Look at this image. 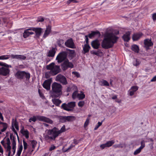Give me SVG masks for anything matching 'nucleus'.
I'll use <instances>...</instances> for the list:
<instances>
[{"instance_id":"nucleus-52","label":"nucleus","mask_w":156,"mask_h":156,"mask_svg":"<svg viewBox=\"0 0 156 156\" xmlns=\"http://www.w3.org/2000/svg\"><path fill=\"white\" fill-rule=\"evenodd\" d=\"M23 133L25 135V137H26V138H28L29 137V135H28L29 133H28V131H27V130L24 131L23 132Z\"/></svg>"},{"instance_id":"nucleus-46","label":"nucleus","mask_w":156,"mask_h":156,"mask_svg":"<svg viewBox=\"0 0 156 156\" xmlns=\"http://www.w3.org/2000/svg\"><path fill=\"white\" fill-rule=\"evenodd\" d=\"M64 44V41L62 40H60L58 41V44L59 46L62 47Z\"/></svg>"},{"instance_id":"nucleus-18","label":"nucleus","mask_w":156,"mask_h":156,"mask_svg":"<svg viewBox=\"0 0 156 156\" xmlns=\"http://www.w3.org/2000/svg\"><path fill=\"white\" fill-rule=\"evenodd\" d=\"M138 88V87L136 86H132L128 91V94L131 96H133Z\"/></svg>"},{"instance_id":"nucleus-60","label":"nucleus","mask_w":156,"mask_h":156,"mask_svg":"<svg viewBox=\"0 0 156 156\" xmlns=\"http://www.w3.org/2000/svg\"><path fill=\"white\" fill-rule=\"evenodd\" d=\"M72 143H73V144L75 145V144H77L78 143L76 140L74 139L73 140V142Z\"/></svg>"},{"instance_id":"nucleus-13","label":"nucleus","mask_w":156,"mask_h":156,"mask_svg":"<svg viewBox=\"0 0 156 156\" xmlns=\"http://www.w3.org/2000/svg\"><path fill=\"white\" fill-rule=\"evenodd\" d=\"M34 34L33 27H30L25 30L23 33V36L24 38H26L29 35H32Z\"/></svg>"},{"instance_id":"nucleus-11","label":"nucleus","mask_w":156,"mask_h":156,"mask_svg":"<svg viewBox=\"0 0 156 156\" xmlns=\"http://www.w3.org/2000/svg\"><path fill=\"white\" fill-rule=\"evenodd\" d=\"M61 67L63 70H66L69 68H73V65L68 60L65 61L61 65Z\"/></svg>"},{"instance_id":"nucleus-21","label":"nucleus","mask_w":156,"mask_h":156,"mask_svg":"<svg viewBox=\"0 0 156 156\" xmlns=\"http://www.w3.org/2000/svg\"><path fill=\"white\" fill-rule=\"evenodd\" d=\"M57 49L55 48H53L51 49L47 53V55L49 57H53L54 56Z\"/></svg>"},{"instance_id":"nucleus-45","label":"nucleus","mask_w":156,"mask_h":156,"mask_svg":"<svg viewBox=\"0 0 156 156\" xmlns=\"http://www.w3.org/2000/svg\"><path fill=\"white\" fill-rule=\"evenodd\" d=\"M66 131L65 126L64 125L60 129H58V132L60 135L61 133L65 132Z\"/></svg>"},{"instance_id":"nucleus-1","label":"nucleus","mask_w":156,"mask_h":156,"mask_svg":"<svg viewBox=\"0 0 156 156\" xmlns=\"http://www.w3.org/2000/svg\"><path fill=\"white\" fill-rule=\"evenodd\" d=\"M117 30L112 32H107L105 34V37L102 41L101 45L103 48L108 49L112 47L118 38L116 35L119 34Z\"/></svg>"},{"instance_id":"nucleus-24","label":"nucleus","mask_w":156,"mask_h":156,"mask_svg":"<svg viewBox=\"0 0 156 156\" xmlns=\"http://www.w3.org/2000/svg\"><path fill=\"white\" fill-rule=\"evenodd\" d=\"M143 35L141 33H135L133 34L132 37V39L133 41H136L140 38Z\"/></svg>"},{"instance_id":"nucleus-32","label":"nucleus","mask_w":156,"mask_h":156,"mask_svg":"<svg viewBox=\"0 0 156 156\" xmlns=\"http://www.w3.org/2000/svg\"><path fill=\"white\" fill-rule=\"evenodd\" d=\"M6 142L5 144H6V148H7V151L9 152V150L10 148V141L9 139L8 138L6 139Z\"/></svg>"},{"instance_id":"nucleus-61","label":"nucleus","mask_w":156,"mask_h":156,"mask_svg":"<svg viewBox=\"0 0 156 156\" xmlns=\"http://www.w3.org/2000/svg\"><path fill=\"white\" fill-rule=\"evenodd\" d=\"M85 41L86 42V44H88V39L87 36L86 35L85 36Z\"/></svg>"},{"instance_id":"nucleus-35","label":"nucleus","mask_w":156,"mask_h":156,"mask_svg":"<svg viewBox=\"0 0 156 156\" xmlns=\"http://www.w3.org/2000/svg\"><path fill=\"white\" fill-rule=\"evenodd\" d=\"M64 119L68 121H72L75 119V117L72 116H65Z\"/></svg>"},{"instance_id":"nucleus-26","label":"nucleus","mask_w":156,"mask_h":156,"mask_svg":"<svg viewBox=\"0 0 156 156\" xmlns=\"http://www.w3.org/2000/svg\"><path fill=\"white\" fill-rule=\"evenodd\" d=\"M96 36L98 37L100 36V33L99 31H92L90 34H89L88 37L90 38H91Z\"/></svg>"},{"instance_id":"nucleus-55","label":"nucleus","mask_w":156,"mask_h":156,"mask_svg":"<svg viewBox=\"0 0 156 156\" xmlns=\"http://www.w3.org/2000/svg\"><path fill=\"white\" fill-rule=\"evenodd\" d=\"M72 74L75 75L77 77H79L80 76V74L77 72H72Z\"/></svg>"},{"instance_id":"nucleus-64","label":"nucleus","mask_w":156,"mask_h":156,"mask_svg":"<svg viewBox=\"0 0 156 156\" xmlns=\"http://www.w3.org/2000/svg\"><path fill=\"white\" fill-rule=\"evenodd\" d=\"M0 119H1L2 120H3V118L2 116V115L0 112Z\"/></svg>"},{"instance_id":"nucleus-42","label":"nucleus","mask_w":156,"mask_h":156,"mask_svg":"<svg viewBox=\"0 0 156 156\" xmlns=\"http://www.w3.org/2000/svg\"><path fill=\"white\" fill-rule=\"evenodd\" d=\"M141 147H140L138 148L136 150L134 151V154L135 155H136L139 154L140 152L141 151V150L143 149Z\"/></svg>"},{"instance_id":"nucleus-5","label":"nucleus","mask_w":156,"mask_h":156,"mask_svg":"<svg viewBox=\"0 0 156 156\" xmlns=\"http://www.w3.org/2000/svg\"><path fill=\"white\" fill-rule=\"evenodd\" d=\"M37 120L45 122L50 124H52L53 123V121L52 120L49 118L45 116H34L29 119V121L30 122H31L32 121L35 122Z\"/></svg>"},{"instance_id":"nucleus-39","label":"nucleus","mask_w":156,"mask_h":156,"mask_svg":"<svg viewBox=\"0 0 156 156\" xmlns=\"http://www.w3.org/2000/svg\"><path fill=\"white\" fill-rule=\"evenodd\" d=\"M115 143L114 140H111L108 141L106 144H107V147H109L112 146Z\"/></svg>"},{"instance_id":"nucleus-62","label":"nucleus","mask_w":156,"mask_h":156,"mask_svg":"<svg viewBox=\"0 0 156 156\" xmlns=\"http://www.w3.org/2000/svg\"><path fill=\"white\" fill-rule=\"evenodd\" d=\"M68 50L70 51V53L72 55H74L75 54V51L74 50H72L70 49H68Z\"/></svg>"},{"instance_id":"nucleus-50","label":"nucleus","mask_w":156,"mask_h":156,"mask_svg":"<svg viewBox=\"0 0 156 156\" xmlns=\"http://www.w3.org/2000/svg\"><path fill=\"white\" fill-rule=\"evenodd\" d=\"M84 102L83 101H80L78 103V105L79 107H82L84 105Z\"/></svg>"},{"instance_id":"nucleus-20","label":"nucleus","mask_w":156,"mask_h":156,"mask_svg":"<svg viewBox=\"0 0 156 156\" xmlns=\"http://www.w3.org/2000/svg\"><path fill=\"white\" fill-rule=\"evenodd\" d=\"M91 45L93 48L98 49L100 45V43L99 40L96 39L92 42Z\"/></svg>"},{"instance_id":"nucleus-15","label":"nucleus","mask_w":156,"mask_h":156,"mask_svg":"<svg viewBox=\"0 0 156 156\" xmlns=\"http://www.w3.org/2000/svg\"><path fill=\"white\" fill-rule=\"evenodd\" d=\"M65 45L66 47L69 48L73 49L76 48V46L72 38H70L67 40L65 42Z\"/></svg>"},{"instance_id":"nucleus-22","label":"nucleus","mask_w":156,"mask_h":156,"mask_svg":"<svg viewBox=\"0 0 156 156\" xmlns=\"http://www.w3.org/2000/svg\"><path fill=\"white\" fill-rule=\"evenodd\" d=\"M42 29L40 28L33 27L34 32L36 34V36L37 37H39L40 36L42 32Z\"/></svg>"},{"instance_id":"nucleus-8","label":"nucleus","mask_w":156,"mask_h":156,"mask_svg":"<svg viewBox=\"0 0 156 156\" xmlns=\"http://www.w3.org/2000/svg\"><path fill=\"white\" fill-rule=\"evenodd\" d=\"M15 76L19 79H23L24 77H25L27 80H29L30 77V74L24 71H18L16 73Z\"/></svg>"},{"instance_id":"nucleus-41","label":"nucleus","mask_w":156,"mask_h":156,"mask_svg":"<svg viewBox=\"0 0 156 156\" xmlns=\"http://www.w3.org/2000/svg\"><path fill=\"white\" fill-rule=\"evenodd\" d=\"M75 146V145L74 144H73V143H72L67 149L65 150L64 151V152H66L69 151L72 149V148L73 147H74Z\"/></svg>"},{"instance_id":"nucleus-3","label":"nucleus","mask_w":156,"mask_h":156,"mask_svg":"<svg viewBox=\"0 0 156 156\" xmlns=\"http://www.w3.org/2000/svg\"><path fill=\"white\" fill-rule=\"evenodd\" d=\"M23 151L22 156H30L32 152L34 151V148L31 146L28 145L27 143L24 141H23Z\"/></svg>"},{"instance_id":"nucleus-10","label":"nucleus","mask_w":156,"mask_h":156,"mask_svg":"<svg viewBox=\"0 0 156 156\" xmlns=\"http://www.w3.org/2000/svg\"><path fill=\"white\" fill-rule=\"evenodd\" d=\"M67 54L66 51H62L58 54L56 58L59 63H61L65 60L67 57Z\"/></svg>"},{"instance_id":"nucleus-63","label":"nucleus","mask_w":156,"mask_h":156,"mask_svg":"<svg viewBox=\"0 0 156 156\" xmlns=\"http://www.w3.org/2000/svg\"><path fill=\"white\" fill-rule=\"evenodd\" d=\"M117 98V96L116 95H114L112 98L113 99H116Z\"/></svg>"},{"instance_id":"nucleus-49","label":"nucleus","mask_w":156,"mask_h":156,"mask_svg":"<svg viewBox=\"0 0 156 156\" xmlns=\"http://www.w3.org/2000/svg\"><path fill=\"white\" fill-rule=\"evenodd\" d=\"M141 146L140 147H141L142 148H143L145 146V141L144 140H142L140 143Z\"/></svg>"},{"instance_id":"nucleus-47","label":"nucleus","mask_w":156,"mask_h":156,"mask_svg":"<svg viewBox=\"0 0 156 156\" xmlns=\"http://www.w3.org/2000/svg\"><path fill=\"white\" fill-rule=\"evenodd\" d=\"M89 121L90 119L88 118L86 119L84 125V128H86L88 125L89 122Z\"/></svg>"},{"instance_id":"nucleus-48","label":"nucleus","mask_w":156,"mask_h":156,"mask_svg":"<svg viewBox=\"0 0 156 156\" xmlns=\"http://www.w3.org/2000/svg\"><path fill=\"white\" fill-rule=\"evenodd\" d=\"M0 66H4V67H11V65H9L6 64L5 63L1 62H0Z\"/></svg>"},{"instance_id":"nucleus-43","label":"nucleus","mask_w":156,"mask_h":156,"mask_svg":"<svg viewBox=\"0 0 156 156\" xmlns=\"http://www.w3.org/2000/svg\"><path fill=\"white\" fill-rule=\"evenodd\" d=\"M37 144V142L36 141L34 140H32L31 142V145L30 146H31L33 148H34L35 147Z\"/></svg>"},{"instance_id":"nucleus-44","label":"nucleus","mask_w":156,"mask_h":156,"mask_svg":"<svg viewBox=\"0 0 156 156\" xmlns=\"http://www.w3.org/2000/svg\"><path fill=\"white\" fill-rule=\"evenodd\" d=\"M103 121H102L101 122H98L97 125H96L94 128V130H96L101 126L102 124Z\"/></svg>"},{"instance_id":"nucleus-29","label":"nucleus","mask_w":156,"mask_h":156,"mask_svg":"<svg viewBox=\"0 0 156 156\" xmlns=\"http://www.w3.org/2000/svg\"><path fill=\"white\" fill-rule=\"evenodd\" d=\"M141 63L140 60L136 58H134L133 61V65L135 66H139Z\"/></svg>"},{"instance_id":"nucleus-23","label":"nucleus","mask_w":156,"mask_h":156,"mask_svg":"<svg viewBox=\"0 0 156 156\" xmlns=\"http://www.w3.org/2000/svg\"><path fill=\"white\" fill-rule=\"evenodd\" d=\"M131 33V31H128L126 32L122 36V38L125 41H128L130 39V35Z\"/></svg>"},{"instance_id":"nucleus-31","label":"nucleus","mask_w":156,"mask_h":156,"mask_svg":"<svg viewBox=\"0 0 156 156\" xmlns=\"http://www.w3.org/2000/svg\"><path fill=\"white\" fill-rule=\"evenodd\" d=\"M83 49L84 51V53L88 52L90 48V47L88 44H85L83 47Z\"/></svg>"},{"instance_id":"nucleus-14","label":"nucleus","mask_w":156,"mask_h":156,"mask_svg":"<svg viewBox=\"0 0 156 156\" xmlns=\"http://www.w3.org/2000/svg\"><path fill=\"white\" fill-rule=\"evenodd\" d=\"M56 80L58 81L63 84L66 85L67 83V82L66 78L63 76L59 74L56 77Z\"/></svg>"},{"instance_id":"nucleus-12","label":"nucleus","mask_w":156,"mask_h":156,"mask_svg":"<svg viewBox=\"0 0 156 156\" xmlns=\"http://www.w3.org/2000/svg\"><path fill=\"white\" fill-rule=\"evenodd\" d=\"M85 97V95L83 92H78L75 91L72 94V98L74 99L78 98L79 100H82Z\"/></svg>"},{"instance_id":"nucleus-9","label":"nucleus","mask_w":156,"mask_h":156,"mask_svg":"<svg viewBox=\"0 0 156 156\" xmlns=\"http://www.w3.org/2000/svg\"><path fill=\"white\" fill-rule=\"evenodd\" d=\"M76 105L75 102L72 101L68 103L67 104H63L61 106L62 108L65 110L70 111L72 110Z\"/></svg>"},{"instance_id":"nucleus-19","label":"nucleus","mask_w":156,"mask_h":156,"mask_svg":"<svg viewBox=\"0 0 156 156\" xmlns=\"http://www.w3.org/2000/svg\"><path fill=\"white\" fill-rule=\"evenodd\" d=\"M51 80L50 79L44 81L43 84V86L47 90H49L50 89V85Z\"/></svg>"},{"instance_id":"nucleus-51","label":"nucleus","mask_w":156,"mask_h":156,"mask_svg":"<svg viewBox=\"0 0 156 156\" xmlns=\"http://www.w3.org/2000/svg\"><path fill=\"white\" fill-rule=\"evenodd\" d=\"M71 2H73L74 3H77L78 2L76 0H69L67 1V3L69 4Z\"/></svg>"},{"instance_id":"nucleus-7","label":"nucleus","mask_w":156,"mask_h":156,"mask_svg":"<svg viewBox=\"0 0 156 156\" xmlns=\"http://www.w3.org/2000/svg\"><path fill=\"white\" fill-rule=\"evenodd\" d=\"M12 148H11V147H10V148L9 150V152L8 151L7 148H6V153L7 154V156H13L16 152V143L15 138L13 137L12 139Z\"/></svg>"},{"instance_id":"nucleus-58","label":"nucleus","mask_w":156,"mask_h":156,"mask_svg":"<svg viewBox=\"0 0 156 156\" xmlns=\"http://www.w3.org/2000/svg\"><path fill=\"white\" fill-rule=\"evenodd\" d=\"M1 143L3 146L4 147L6 148V144L5 143V141L3 140L1 141Z\"/></svg>"},{"instance_id":"nucleus-56","label":"nucleus","mask_w":156,"mask_h":156,"mask_svg":"<svg viewBox=\"0 0 156 156\" xmlns=\"http://www.w3.org/2000/svg\"><path fill=\"white\" fill-rule=\"evenodd\" d=\"M152 19L154 21L156 22V13L153 14Z\"/></svg>"},{"instance_id":"nucleus-34","label":"nucleus","mask_w":156,"mask_h":156,"mask_svg":"<svg viewBox=\"0 0 156 156\" xmlns=\"http://www.w3.org/2000/svg\"><path fill=\"white\" fill-rule=\"evenodd\" d=\"M132 49L135 52H138L139 49L138 46L136 44H133L132 46Z\"/></svg>"},{"instance_id":"nucleus-16","label":"nucleus","mask_w":156,"mask_h":156,"mask_svg":"<svg viewBox=\"0 0 156 156\" xmlns=\"http://www.w3.org/2000/svg\"><path fill=\"white\" fill-rule=\"evenodd\" d=\"M10 58L20 60H25L26 58V57L24 55H20L11 54L10 55Z\"/></svg>"},{"instance_id":"nucleus-17","label":"nucleus","mask_w":156,"mask_h":156,"mask_svg":"<svg viewBox=\"0 0 156 156\" xmlns=\"http://www.w3.org/2000/svg\"><path fill=\"white\" fill-rule=\"evenodd\" d=\"M9 68L4 66L0 68V75L5 76L9 74L10 70Z\"/></svg>"},{"instance_id":"nucleus-6","label":"nucleus","mask_w":156,"mask_h":156,"mask_svg":"<svg viewBox=\"0 0 156 156\" xmlns=\"http://www.w3.org/2000/svg\"><path fill=\"white\" fill-rule=\"evenodd\" d=\"M62 85L57 83H54L52 85V89L53 92L57 94V97H58L60 95L62 94Z\"/></svg>"},{"instance_id":"nucleus-4","label":"nucleus","mask_w":156,"mask_h":156,"mask_svg":"<svg viewBox=\"0 0 156 156\" xmlns=\"http://www.w3.org/2000/svg\"><path fill=\"white\" fill-rule=\"evenodd\" d=\"M47 69L50 70V73L52 75H55L57 74L60 70V66L55 65V63L52 62L47 66Z\"/></svg>"},{"instance_id":"nucleus-38","label":"nucleus","mask_w":156,"mask_h":156,"mask_svg":"<svg viewBox=\"0 0 156 156\" xmlns=\"http://www.w3.org/2000/svg\"><path fill=\"white\" fill-rule=\"evenodd\" d=\"M125 146V144H115L113 146V147L115 148H123Z\"/></svg>"},{"instance_id":"nucleus-57","label":"nucleus","mask_w":156,"mask_h":156,"mask_svg":"<svg viewBox=\"0 0 156 156\" xmlns=\"http://www.w3.org/2000/svg\"><path fill=\"white\" fill-rule=\"evenodd\" d=\"M44 19L42 17H39L37 19L38 22H42L44 21Z\"/></svg>"},{"instance_id":"nucleus-54","label":"nucleus","mask_w":156,"mask_h":156,"mask_svg":"<svg viewBox=\"0 0 156 156\" xmlns=\"http://www.w3.org/2000/svg\"><path fill=\"white\" fill-rule=\"evenodd\" d=\"M100 148L102 149H104L105 147H107V144H106V143L105 144L101 145L100 146Z\"/></svg>"},{"instance_id":"nucleus-37","label":"nucleus","mask_w":156,"mask_h":156,"mask_svg":"<svg viewBox=\"0 0 156 156\" xmlns=\"http://www.w3.org/2000/svg\"><path fill=\"white\" fill-rule=\"evenodd\" d=\"M12 126H14L15 127V128L16 130H19V126L18 125V123L16 120L13 121V122L12 123Z\"/></svg>"},{"instance_id":"nucleus-33","label":"nucleus","mask_w":156,"mask_h":156,"mask_svg":"<svg viewBox=\"0 0 156 156\" xmlns=\"http://www.w3.org/2000/svg\"><path fill=\"white\" fill-rule=\"evenodd\" d=\"M1 126L3 127L2 129L1 130V132H4L7 129L8 126L7 124L6 123L1 122L0 123Z\"/></svg>"},{"instance_id":"nucleus-40","label":"nucleus","mask_w":156,"mask_h":156,"mask_svg":"<svg viewBox=\"0 0 156 156\" xmlns=\"http://www.w3.org/2000/svg\"><path fill=\"white\" fill-rule=\"evenodd\" d=\"M10 58V55H3L0 56V60L7 59Z\"/></svg>"},{"instance_id":"nucleus-53","label":"nucleus","mask_w":156,"mask_h":156,"mask_svg":"<svg viewBox=\"0 0 156 156\" xmlns=\"http://www.w3.org/2000/svg\"><path fill=\"white\" fill-rule=\"evenodd\" d=\"M55 148V146L54 145H51L49 148V150L50 151H52L54 150Z\"/></svg>"},{"instance_id":"nucleus-2","label":"nucleus","mask_w":156,"mask_h":156,"mask_svg":"<svg viewBox=\"0 0 156 156\" xmlns=\"http://www.w3.org/2000/svg\"><path fill=\"white\" fill-rule=\"evenodd\" d=\"M45 132L46 134H44L43 136L44 139L48 141L50 140H55L60 135L58 128L55 127L51 129H47Z\"/></svg>"},{"instance_id":"nucleus-28","label":"nucleus","mask_w":156,"mask_h":156,"mask_svg":"<svg viewBox=\"0 0 156 156\" xmlns=\"http://www.w3.org/2000/svg\"><path fill=\"white\" fill-rule=\"evenodd\" d=\"M51 27L50 26H48L47 27L43 35V37L44 38L47 37L51 31Z\"/></svg>"},{"instance_id":"nucleus-27","label":"nucleus","mask_w":156,"mask_h":156,"mask_svg":"<svg viewBox=\"0 0 156 156\" xmlns=\"http://www.w3.org/2000/svg\"><path fill=\"white\" fill-rule=\"evenodd\" d=\"M145 47L146 48H147L148 47L152 46L153 43L151 42V40L149 39H146L144 40V42Z\"/></svg>"},{"instance_id":"nucleus-36","label":"nucleus","mask_w":156,"mask_h":156,"mask_svg":"<svg viewBox=\"0 0 156 156\" xmlns=\"http://www.w3.org/2000/svg\"><path fill=\"white\" fill-rule=\"evenodd\" d=\"M52 101L53 103L57 106L58 105L61 103V101L58 99H52Z\"/></svg>"},{"instance_id":"nucleus-59","label":"nucleus","mask_w":156,"mask_h":156,"mask_svg":"<svg viewBox=\"0 0 156 156\" xmlns=\"http://www.w3.org/2000/svg\"><path fill=\"white\" fill-rule=\"evenodd\" d=\"M156 81V75L154 76L151 80V81L153 82Z\"/></svg>"},{"instance_id":"nucleus-30","label":"nucleus","mask_w":156,"mask_h":156,"mask_svg":"<svg viewBox=\"0 0 156 156\" xmlns=\"http://www.w3.org/2000/svg\"><path fill=\"white\" fill-rule=\"evenodd\" d=\"M99 84L101 86H108L109 85V83L106 80H104L100 81L99 82Z\"/></svg>"},{"instance_id":"nucleus-25","label":"nucleus","mask_w":156,"mask_h":156,"mask_svg":"<svg viewBox=\"0 0 156 156\" xmlns=\"http://www.w3.org/2000/svg\"><path fill=\"white\" fill-rule=\"evenodd\" d=\"M23 149V146L21 144L18 145L15 156H20Z\"/></svg>"}]
</instances>
